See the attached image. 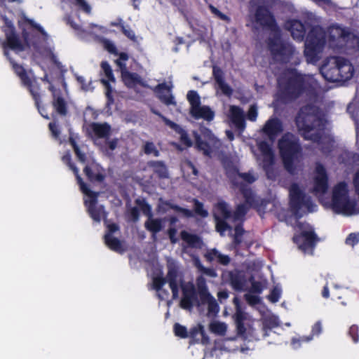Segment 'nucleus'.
I'll use <instances>...</instances> for the list:
<instances>
[{"label":"nucleus","mask_w":359,"mask_h":359,"mask_svg":"<svg viewBox=\"0 0 359 359\" xmlns=\"http://www.w3.org/2000/svg\"><path fill=\"white\" fill-rule=\"evenodd\" d=\"M318 86L317 81L313 76L291 69L284 79L279 81V99L286 104L296 100L304 93L315 95Z\"/></svg>","instance_id":"1"},{"label":"nucleus","mask_w":359,"mask_h":359,"mask_svg":"<svg viewBox=\"0 0 359 359\" xmlns=\"http://www.w3.org/2000/svg\"><path fill=\"white\" fill-rule=\"evenodd\" d=\"M295 123L304 140L321 143L325 130V120L318 106L313 104L302 106L296 116Z\"/></svg>","instance_id":"2"},{"label":"nucleus","mask_w":359,"mask_h":359,"mask_svg":"<svg viewBox=\"0 0 359 359\" xmlns=\"http://www.w3.org/2000/svg\"><path fill=\"white\" fill-rule=\"evenodd\" d=\"M278 148L284 168L290 174H296L295 163L299 161L302 156V147L299 140L292 133L284 134L278 140Z\"/></svg>","instance_id":"3"},{"label":"nucleus","mask_w":359,"mask_h":359,"mask_svg":"<svg viewBox=\"0 0 359 359\" xmlns=\"http://www.w3.org/2000/svg\"><path fill=\"white\" fill-rule=\"evenodd\" d=\"M326 43V34L320 26H313L309 30L304 43V54L307 62L316 64L320 59Z\"/></svg>","instance_id":"4"},{"label":"nucleus","mask_w":359,"mask_h":359,"mask_svg":"<svg viewBox=\"0 0 359 359\" xmlns=\"http://www.w3.org/2000/svg\"><path fill=\"white\" fill-rule=\"evenodd\" d=\"M331 205L333 211L337 214L351 215L355 213L356 201L350 199L345 182H339L334 187Z\"/></svg>","instance_id":"5"},{"label":"nucleus","mask_w":359,"mask_h":359,"mask_svg":"<svg viewBox=\"0 0 359 359\" xmlns=\"http://www.w3.org/2000/svg\"><path fill=\"white\" fill-rule=\"evenodd\" d=\"M268 46L273 57L283 64L290 62L295 53L294 46L288 42L281 41L280 35L277 37L269 38Z\"/></svg>","instance_id":"6"},{"label":"nucleus","mask_w":359,"mask_h":359,"mask_svg":"<svg viewBox=\"0 0 359 359\" xmlns=\"http://www.w3.org/2000/svg\"><path fill=\"white\" fill-rule=\"evenodd\" d=\"M81 191L86 195H87L90 199L84 201V205L87 208V211L92 219L96 222L100 223L101 219H103L104 223L107 222L108 212L105 210L104 205H97V197L99 196L98 192L90 190L87 185L82 184L80 187Z\"/></svg>","instance_id":"7"},{"label":"nucleus","mask_w":359,"mask_h":359,"mask_svg":"<svg viewBox=\"0 0 359 359\" xmlns=\"http://www.w3.org/2000/svg\"><path fill=\"white\" fill-rule=\"evenodd\" d=\"M254 22L263 29L280 33V28L273 13L265 6H257L254 13Z\"/></svg>","instance_id":"8"},{"label":"nucleus","mask_w":359,"mask_h":359,"mask_svg":"<svg viewBox=\"0 0 359 359\" xmlns=\"http://www.w3.org/2000/svg\"><path fill=\"white\" fill-rule=\"evenodd\" d=\"M328 32V41L330 46L332 47L348 46V43L350 41L358 40L353 33L337 25L331 26Z\"/></svg>","instance_id":"9"},{"label":"nucleus","mask_w":359,"mask_h":359,"mask_svg":"<svg viewBox=\"0 0 359 359\" xmlns=\"http://www.w3.org/2000/svg\"><path fill=\"white\" fill-rule=\"evenodd\" d=\"M289 196L290 209L297 217H300L299 212L303 205L308 208L313 205L311 198H306V194L297 183H293L290 186Z\"/></svg>","instance_id":"10"},{"label":"nucleus","mask_w":359,"mask_h":359,"mask_svg":"<svg viewBox=\"0 0 359 359\" xmlns=\"http://www.w3.org/2000/svg\"><path fill=\"white\" fill-rule=\"evenodd\" d=\"M129 59V55L126 53L120 54V58L116 59L114 62L118 67L121 72V80L128 88H134L139 84L143 86V82L140 76L137 73L130 72L128 70L126 62Z\"/></svg>","instance_id":"11"},{"label":"nucleus","mask_w":359,"mask_h":359,"mask_svg":"<svg viewBox=\"0 0 359 359\" xmlns=\"http://www.w3.org/2000/svg\"><path fill=\"white\" fill-rule=\"evenodd\" d=\"M198 294L200 298L198 306L208 305V309L210 313H217L219 309L218 304L208 290L206 279L202 276H199L196 279Z\"/></svg>","instance_id":"12"},{"label":"nucleus","mask_w":359,"mask_h":359,"mask_svg":"<svg viewBox=\"0 0 359 359\" xmlns=\"http://www.w3.org/2000/svg\"><path fill=\"white\" fill-rule=\"evenodd\" d=\"M4 55L7 57L12 66L15 74L20 78L22 85L29 92L40 86L39 83L36 79H32L27 74L26 69L21 65L18 64L13 58L9 56V53L4 50Z\"/></svg>","instance_id":"13"},{"label":"nucleus","mask_w":359,"mask_h":359,"mask_svg":"<svg viewBox=\"0 0 359 359\" xmlns=\"http://www.w3.org/2000/svg\"><path fill=\"white\" fill-rule=\"evenodd\" d=\"M292 241L301 250L307 252L309 250H313L319 239L313 230H309L303 231L294 235Z\"/></svg>","instance_id":"14"},{"label":"nucleus","mask_w":359,"mask_h":359,"mask_svg":"<svg viewBox=\"0 0 359 359\" xmlns=\"http://www.w3.org/2000/svg\"><path fill=\"white\" fill-rule=\"evenodd\" d=\"M194 283L189 282L182 285V297L180 301V306L184 309L190 310L194 305L198 306V291Z\"/></svg>","instance_id":"15"},{"label":"nucleus","mask_w":359,"mask_h":359,"mask_svg":"<svg viewBox=\"0 0 359 359\" xmlns=\"http://www.w3.org/2000/svg\"><path fill=\"white\" fill-rule=\"evenodd\" d=\"M337 56L332 57L320 68V72L323 77L329 82H340L338 69Z\"/></svg>","instance_id":"16"},{"label":"nucleus","mask_w":359,"mask_h":359,"mask_svg":"<svg viewBox=\"0 0 359 359\" xmlns=\"http://www.w3.org/2000/svg\"><path fill=\"white\" fill-rule=\"evenodd\" d=\"M313 191L316 194H325L328 189V176L325 168L320 163L316 165Z\"/></svg>","instance_id":"17"},{"label":"nucleus","mask_w":359,"mask_h":359,"mask_svg":"<svg viewBox=\"0 0 359 359\" xmlns=\"http://www.w3.org/2000/svg\"><path fill=\"white\" fill-rule=\"evenodd\" d=\"M83 172L88 180L92 183H102L106 178L104 169L95 162L86 165L83 168Z\"/></svg>","instance_id":"18"},{"label":"nucleus","mask_w":359,"mask_h":359,"mask_svg":"<svg viewBox=\"0 0 359 359\" xmlns=\"http://www.w3.org/2000/svg\"><path fill=\"white\" fill-rule=\"evenodd\" d=\"M155 93L159 100L166 106H176L177 102L174 96L171 93V87L168 86L165 83L158 84L154 88Z\"/></svg>","instance_id":"19"},{"label":"nucleus","mask_w":359,"mask_h":359,"mask_svg":"<svg viewBox=\"0 0 359 359\" xmlns=\"http://www.w3.org/2000/svg\"><path fill=\"white\" fill-rule=\"evenodd\" d=\"M264 133L270 140H274L283 131L282 121L278 118H269L263 128Z\"/></svg>","instance_id":"20"},{"label":"nucleus","mask_w":359,"mask_h":359,"mask_svg":"<svg viewBox=\"0 0 359 359\" xmlns=\"http://www.w3.org/2000/svg\"><path fill=\"white\" fill-rule=\"evenodd\" d=\"M339 81L344 82L351 79L354 74V67L351 62L343 57L337 56Z\"/></svg>","instance_id":"21"},{"label":"nucleus","mask_w":359,"mask_h":359,"mask_svg":"<svg viewBox=\"0 0 359 359\" xmlns=\"http://www.w3.org/2000/svg\"><path fill=\"white\" fill-rule=\"evenodd\" d=\"M286 25L294 40L302 41L304 39L306 29L304 23L299 20L293 19L287 21Z\"/></svg>","instance_id":"22"},{"label":"nucleus","mask_w":359,"mask_h":359,"mask_svg":"<svg viewBox=\"0 0 359 359\" xmlns=\"http://www.w3.org/2000/svg\"><path fill=\"white\" fill-rule=\"evenodd\" d=\"M190 115L195 119H204L212 121L215 118V111L208 105L200 104L195 109H189Z\"/></svg>","instance_id":"23"},{"label":"nucleus","mask_w":359,"mask_h":359,"mask_svg":"<svg viewBox=\"0 0 359 359\" xmlns=\"http://www.w3.org/2000/svg\"><path fill=\"white\" fill-rule=\"evenodd\" d=\"M212 75L215 83L217 84L222 93L226 96H231L233 93V90L230 86L225 82L224 74L222 69L218 67H213Z\"/></svg>","instance_id":"24"},{"label":"nucleus","mask_w":359,"mask_h":359,"mask_svg":"<svg viewBox=\"0 0 359 359\" xmlns=\"http://www.w3.org/2000/svg\"><path fill=\"white\" fill-rule=\"evenodd\" d=\"M229 116L231 121L237 128H245V114L243 110L240 107L236 105H231L229 107Z\"/></svg>","instance_id":"25"},{"label":"nucleus","mask_w":359,"mask_h":359,"mask_svg":"<svg viewBox=\"0 0 359 359\" xmlns=\"http://www.w3.org/2000/svg\"><path fill=\"white\" fill-rule=\"evenodd\" d=\"M178 272L175 268H170L168 271L166 277V283H168L169 287L172 293V298L176 299L179 295V285H178Z\"/></svg>","instance_id":"26"},{"label":"nucleus","mask_w":359,"mask_h":359,"mask_svg":"<svg viewBox=\"0 0 359 359\" xmlns=\"http://www.w3.org/2000/svg\"><path fill=\"white\" fill-rule=\"evenodd\" d=\"M34 102V105L36 107L39 113L46 119H49L50 117L44 106L42 105V92L41 86L35 88L33 92H29Z\"/></svg>","instance_id":"27"},{"label":"nucleus","mask_w":359,"mask_h":359,"mask_svg":"<svg viewBox=\"0 0 359 359\" xmlns=\"http://www.w3.org/2000/svg\"><path fill=\"white\" fill-rule=\"evenodd\" d=\"M6 46L10 49L15 51H22L24 46L21 42L18 35L15 32H6Z\"/></svg>","instance_id":"28"},{"label":"nucleus","mask_w":359,"mask_h":359,"mask_svg":"<svg viewBox=\"0 0 359 359\" xmlns=\"http://www.w3.org/2000/svg\"><path fill=\"white\" fill-rule=\"evenodd\" d=\"M89 127L98 138L108 137L110 135L111 126L107 123H100L93 122L90 124Z\"/></svg>","instance_id":"29"},{"label":"nucleus","mask_w":359,"mask_h":359,"mask_svg":"<svg viewBox=\"0 0 359 359\" xmlns=\"http://www.w3.org/2000/svg\"><path fill=\"white\" fill-rule=\"evenodd\" d=\"M229 283L232 288L236 291H242L245 285L243 276L238 271L229 272Z\"/></svg>","instance_id":"30"},{"label":"nucleus","mask_w":359,"mask_h":359,"mask_svg":"<svg viewBox=\"0 0 359 359\" xmlns=\"http://www.w3.org/2000/svg\"><path fill=\"white\" fill-rule=\"evenodd\" d=\"M169 128H170L176 133L180 135V141L182 143L189 147L192 146V142L190 140L187 131L180 125L175 122H169Z\"/></svg>","instance_id":"31"},{"label":"nucleus","mask_w":359,"mask_h":359,"mask_svg":"<svg viewBox=\"0 0 359 359\" xmlns=\"http://www.w3.org/2000/svg\"><path fill=\"white\" fill-rule=\"evenodd\" d=\"M249 210V207L245 203L238 204L235 210L231 213V219L232 222H243L245 220V217L246 214L248 213Z\"/></svg>","instance_id":"32"},{"label":"nucleus","mask_w":359,"mask_h":359,"mask_svg":"<svg viewBox=\"0 0 359 359\" xmlns=\"http://www.w3.org/2000/svg\"><path fill=\"white\" fill-rule=\"evenodd\" d=\"M52 105L56 112L61 116H66L67 114V104L65 99L60 96L54 95Z\"/></svg>","instance_id":"33"},{"label":"nucleus","mask_w":359,"mask_h":359,"mask_svg":"<svg viewBox=\"0 0 359 359\" xmlns=\"http://www.w3.org/2000/svg\"><path fill=\"white\" fill-rule=\"evenodd\" d=\"M226 174L229 177H231L230 173H232L237 175L239 177L242 178L245 182H248V184H252L256 180V178L252 173L240 172L238 169L233 165H231L229 168L226 167Z\"/></svg>","instance_id":"34"},{"label":"nucleus","mask_w":359,"mask_h":359,"mask_svg":"<svg viewBox=\"0 0 359 359\" xmlns=\"http://www.w3.org/2000/svg\"><path fill=\"white\" fill-rule=\"evenodd\" d=\"M180 237L183 241L186 242L191 248H196L201 243V239L198 236L190 233L185 230L180 232Z\"/></svg>","instance_id":"35"},{"label":"nucleus","mask_w":359,"mask_h":359,"mask_svg":"<svg viewBox=\"0 0 359 359\" xmlns=\"http://www.w3.org/2000/svg\"><path fill=\"white\" fill-rule=\"evenodd\" d=\"M217 210L216 215L219 218L229 219L231 218V210L229 208V205L225 201L218 202L215 205Z\"/></svg>","instance_id":"36"},{"label":"nucleus","mask_w":359,"mask_h":359,"mask_svg":"<svg viewBox=\"0 0 359 359\" xmlns=\"http://www.w3.org/2000/svg\"><path fill=\"white\" fill-rule=\"evenodd\" d=\"M150 168H152L154 172L158 175L160 178H166L168 177V170L165 165L163 161H151L148 163Z\"/></svg>","instance_id":"37"},{"label":"nucleus","mask_w":359,"mask_h":359,"mask_svg":"<svg viewBox=\"0 0 359 359\" xmlns=\"http://www.w3.org/2000/svg\"><path fill=\"white\" fill-rule=\"evenodd\" d=\"M104 243L111 250L117 252H123V248L121 241L111 235L104 236Z\"/></svg>","instance_id":"38"},{"label":"nucleus","mask_w":359,"mask_h":359,"mask_svg":"<svg viewBox=\"0 0 359 359\" xmlns=\"http://www.w3.org/2000/svg\"><path fill=\"white\" fill-rule=\"evenodd\" d=\"M144 226L149 231L156 234L163 229V223L161 219L148 218L145 222Z\"/></svg>","instance_id":"39"},{"label":"nucleus","mask_w":359,"mask_h":359,"mask_svg":"<svg viewBox=\"0 0 359 359\" xmlns=\"http://www.w3.org/2000/svg\"><path fill=\"white\" fill-rule=\"evenodd\" d=\"M62 161L65 163H66L69 166V168L73 171V172L76 177L77 183L79 184L80 187H82V184H86L83 182V179L80 176L78 168L75 165V164L74 163H72V158L69 154L63 156Z\"/></svg>","instance_id":"40"},{"label":"nucleus","mask_w":359,"mask_h":359,"mask_svg":"<svg viewBox=\"0 0 359 359\" xmlns=\"http://www.w3.org/2000/svg\"><path fill=\"white\" fill-rule=\"evenodd\" d=\"M196 147L198 150L201 151L204 156H210L212 149L210 144L202 140L199 135L195 136Z\"/></svg>","instance_id":"41"},{"label":"nucleus","mask_w":359,"mask_h":359,"mask_svg":"<svg viewBox=\"0 0 359 359\" xmlns=\"http://www.w3.org/2000/svg\"><path fill=\"white\" fill-rule=\"evenodd\" d=\"M100 67L102 69V72L103 75L105 76L104 78L101 79V80L108 81V83L115 82L116 79L114 77L112 68L109 63L107 61H102L100 63Z\"/></svg>","instance_id":"42"},{"label":"nucleus","mask_w":359,"mask_h":359,"mask_svg":"<svg viewBox=\"0 0 359 359\" xmlns=\"http://www.w3.org/2000/svg\"><path fill=\"white\" fill-rule=\"evenodd\" d=\"M275 162L274 154L263 156V169L266 173L267 177L271 179V171Z\"/></svg>","instance_id":"43"},{"label":"nucleus","mask_w":359,"mask_h":359,"mask_svg":"<svg viewBox=\"0 0 359 359\" xmlns=\"http://www.w3.org/2000/svg\"><path fill=\"white\" fill-rule=\"evenodd\" d=\"M187 99L190 104V109H195L201 104V97L196 90H191L188 91Z\"/></svg>","instance_id":"44"},{"label":"nucleus","mask_w":359,"mask_h":359,"mask_svg":"<svg viewBox=\"0 0 359 359\" xmlns=\"http://www.w3.org/2000/svg\"><path fill=\"white\" fill-rule=\"evenodd\" d=\"M214 219L215 221V229L221 235L224 234L227 230L231 229V226L226 222L227 219L219 218L216 215H214Z\"/></svg>","instance_id":"45"},{"label":"nucleus","mask_w":359,"mask_h":359,"mask_svg":"<svg viewBox=\"0 0 359 359\" xmlns=\"http://www.w3.org/2000/svg\"><path fill=\"white\" fill-rule=\"evenodd\" d=\"M135 204L140 208L142 213L147 216L148 218H151L153 216L151 205L146 201L144 198H137L135 201Z\"/></svg>","instance_id":"46"},{"label":"nucleus","mask_w":359,"mask_h":359,"mask_svg":"<svg viewBox=\"0 0 359 359\" xmlns=\"http://www.w3.org/2000/svg\"><path fill=\"white\" fill-rule=\"evenodd\" d=\"M135 204L140 208L142 213L147 216L148 218H151L153 216L151 205L146 201L144 198H137L135 201Z\"/></svg>","instance_id":"47"},{"label":"nucleus","mask_w":359,"mask_h":359,"mask_svg":"<svg viewBox=\"0 0 359 359\" xmlns=\"http://www.w3.org/2000/svg\"><path fill=\"white\" fill-rule=\"evenodd\" d=\"M102 43L106 50H107L111 54L118 55V58H120V54H121L123 52H118L117 48L113 42H111L109 39H103Z\"/></svg>","instance_id":"48"},{"label":"nucleus","mask_w":359,"mask_h":359,"mask_svg":"<svg viewBox=\"0 0 359 359\" xmlns=\"http://www.w3.org/2000/svg\"><path fill=\"white\" fill-rule=\"evenodd\" d=\"M173 331L175 335L182 339H185L189 337L187 329L185 326L180 325V323H175L173 326Z\"/></svg>","instance_id":"49"},{"label":"nucleus","mask_w":359,"mask_h":359,"mask_svg":"<svg viewBox=\"0 0 359 359\" xmlns=\"http://www.w3.org/2000/svg\"><path fill=\"white\" fill-rule=\"evenodd\" d=\"M101 83L106 87L107 92H106V97H107V103L106 106L107 107H110L111 105H112L114 102V99L113 97V95L111 94V86L109 83H108V81H104L100 80Z\"/></svg>","instance_id":"50"},{"label":"nucleus","mask_w":359,"mask_h":359,"mask_svg":"<svg viewBox=\"0 0 359 359\" xmlns=\"http://www.w3.org/2000/svg\"><path fill=\"white\" fill-rule=\"evenodd\" d=\"M243 197L245 198V202L246 205H248L250 207H255V203L257 200V197H256L251 190H245L243 191Z\"/></svg>","instance_id":"51"},{"label":"nucleus","mask_w":359,"mask_h":359,"mask_svg":"<svg viewBox=\"0 0 359 359\" xmlns=\"http://www.w3.org/2000/svg\"><path fill=\"white\" fill-rule=\"evenodd\" d=\"M210 330L214 333L224 334L226 330V327L224 323L214 322L210 323Z\"/></svg>","instance_id":"52"},{"label":"nucleus","mask_w":359,"mask_h":359,"mask_svg":"<svg viewBox=\"0 0 359 359\" xmlns=\"http://www.w3.org/2000/svg\"><path fill=\"white\" fill-rule=\"evenodd\" d=\"M243 320L244 318L241 313L237 314L236 318V330L237 333L240 335H243L246 332V328L245 327Z\"/></svg>","instance_id":"53"},{"label":"nucleus","mask_w":359,"mask_h":359,"mask_svg":"<svg viewBox=\"0 0 359 359\" xmlns=\"http://www.w3.org/2000/svg\"><path fill=\"white\" fill-rule=\"evenodd\" d=\"M194 212L196 215L201 216L202 217H206L208 215V212L203 208V203L200 202L197 199H194Z\"/></svg>","instance_id":"54"},{"label":"nucleus","mask_w":359,"mask_h":359,"mask_svg":"<svg viewBox=\"0 0 359 359\" xmlns=\"http://www.w3.org/2000/svg\"><path fill=\"white\" fill-rule=\"evenodd\" d=\"M121 32L133 42H137V36L135 32L130 27L129 25H121Z\"/></svg>","instance_id":"55"},{"label":"nucleus","mask_w":359,"mask_h":359,"mask_svg":"<svg viewBox=\"0 0 359 359\" xmlns=\"http://www.w3.org/2000/svg\"><path fill=\"white\" fill-rule=\"evenodd\" d=\"M144 152L147 155L153 154L156 157H158L160 155L159 151L156 148L152 142H146L144 146Z\"/></svg>","instance_id":"56"},{"label":"nucleus","mask_w":359,"mask_h":359,"mask_svg":"<svg viewBox=\"0 0 359 359\" xmlns=\"http://www.w3.org/2000/svg\"><path fill=\"white\" fill-rule=\"evenodd\" d=\"M1 19L4 21V26L2 27V31L6 34V32H15V27L11 20H9L6 15H2Z\"/></svg>","instance_id":"57"},{"label":"nucleus","mask_w":359,"mask_h":359,"mask_svg":"<svg viewBox=\"0 0 359 359\" xmlns=\"http://www.w3.org/2000/svg\"><path fill=\"white\" fill-rule=\"evenodd\" d=\"M259 149L262 154V156L274 154L270 144L265 141H262L259 143Z\"/></svg>","instance_id":"58"},{"label":"nucleus","mask_w":359,"mask_h":359,"mask_svg":"<svg viewBox=\"0 0 359 359\" xmlns=\"http://www.w3.org/2000/svg\"><path fill=\"white\" fill-rule=\"evenodd\" d=\"M166 279L162 276H156L153 279V287L155 290L160 292L165 284Z\"/></svg>","instance_id":"59"},{"label":"nucleus","mask_w":359,"mask_h":359,"mask_svg":"<svg viewBox=\"0 0 359 359\" xmlns=\"http://www.w3.org/2000/svg\"><path fill=\"white\" fill-rule=\"evenodd\" d=\"M48 128L51 133L52 137L57 140L60 136V130L59 128L58 125L55 122H50L48 124Z\"/></svg>","instance_id":"60"},{"label":"nucleus","mask_w":359,"mask_h":359,"mask_svg":"<svg viewBox=\"0 0 359 359\" xmlns=\"http://www.w3.org/2000/svg\"><path fill=\"white\" fill-rule=\"evenodd\" d=\"M280 290L277 287H274L270 292V294L268 296V299L272 303H276L279 301L280 298Z\"/></svg>","instance_id":"61"},{"label":"nucleus","mask_w":359,"mask_h":359,"mask_svg":"<svg viewBox=\"0 0 359 359\" xmlns=\"http://www.w3.org/2000/svg\"><path fill=\"white\" fill-rule=\"evenodd\" d=\"M198 267L203 273H204L205 275H206L208 276H210L212 278H215L217 276V273L215 269H214L212 268L205 267L203 265H201L200 262H198Z\"/></svg>","instance_id":"62"},{"label":"nucleus","mask_w":359,"mask_h":359,"mask_svg":"<svg viewBox=\"0 0 359 359\" xmlns=\"http://www.w3.org/2000/svg\"><path fill=\"white\" fill-rule=\"evenodd\" d=\"M258 115L257 107L255 104L250 105L248 113L247 118L250 121H255Z\"/></svg>","instance_id":"63"},{"label":"nucleus","mask_w":359,"mask_h":359,"mask_svg":"<svg viewBox=\"0 0 359 359\" xmlns=\"http://www.w3.org/2000/svg\"><path fill=\"white\" fill-rule=\"evenodd\" d=\"M346 243L349 245L354 246L359 242V233H351L346 238Z\"/></svg>","instance_id":"64"}]
</instances>
